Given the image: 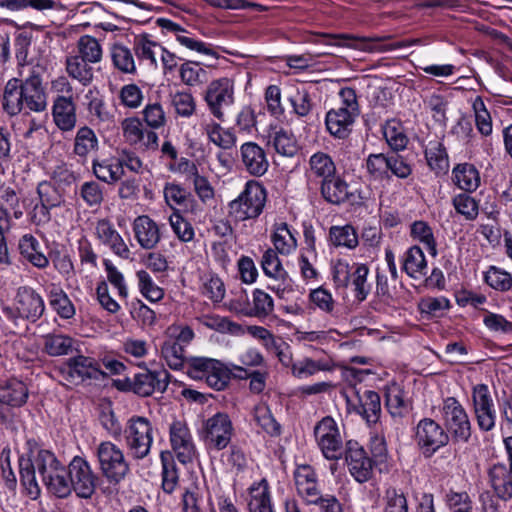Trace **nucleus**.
Here are the masks:
<instances>
[{"label": "nucleus", "instance_id": "nucleus-1", "mask_svg": "<svg viewBox=\"0 0 512 512\" xmlns=\"http://www.w3.org/2000/svg\"><path fill=\"white\" fill-rule=\"evenodd\" d=\"M21 483L28 495L36 499L41 493L37 475L48 493L64 499L69 497V464L63 465L49 450H30L27 457L19 458Z\"/></svg>", "mask_w": 512, "mask_h": 512}, {"label": "nucleus", "instance_id": "nucleus-2", "mask_svg": "<svg viewBox=\"0 0 512 512\" xmlns=\"http://www.w3.org/2000/svg\"><path fill=\"white\" fill-rule=\"evenodd\" d=\"M2 108L10 116L45 111L47 94L40 75L33 72L24 80L10 79L4 88Z\"/></svg>", "mask_w": 512, "mask_h": 512}, {"label": "nucleus", "instance_id": "nucleus-3", "mask_svg": "<svg viewBox=\"0 0 512 512\" xmlns=\"http://www.w3.org/2000/svg\"><path fill=\"white\" fill-rule=\"evenodd\" d=\"M186 373L194 380H204L217 391L225 389L231 379L230 369L219 360L206 357H190Z\"/></svg>", "mask_w": 512, "mask_h": 512}, {"label": "nucleus", "instance_id": "nucleus-4", "mask_svg": "<svg viewBox=\"0 0 512 512\" xmlns=\"http://www.w3.org/2000/svg\"><path fill=\"white\" fill-rule=\"evenodd\" d=\"M101 482L85 458L75 456L69 462V496L75 493L80 499H91Z\"/></svg>", "mask_w": 512, "mask_h": 512}, {"label": "nucleus", "instance_id": "nucleus-5", "mask_svg": "<svg viewBox=\"0 0 512 512\" xmlns=\"http://www.w3.org/2000/svg\"><path fill=\"white\" fill-rule=\"evenodd\" d=\"M124 439L134 459L142 460L147 457L153 443V427L149 419L143 416H132L128 419Z\"/></svg>", "mask_w": 512, "mask_h": 512}, {"label": "nucleus", "instance_id": "nucleus-6", "mask_svg": "<svg viewBox=\"0 0 512 512\" xmlns=\"http://www.w3.org/2000/svg\"><path fill=\"white\" fill-rule=\"evenodd\" d=\"M102 475L111 484H119L129 473L130 467L123 451L110 441L101 442L96 450Z\"/></svg>", "mask_w": 512, "mask_h": 512}, {"label": "nucleus", "instance_id": "nucleus-7", "mask_svg": "<svg viewBox=\"0 0 512 512\" xmlns=\"http://www.w3.org/2000/svg\"><path fill=\"white\" fill-rule=\"evenodd\" d=\"M440 412L446 432L452 436L453 441L468 442L472 432L471 423L461 403L454 397H447L443 400Z\"/></svg>", "mask_w": 512, "mask_h": 512}, {"label": "nucleus", "instance_id": "nucleus-8", "mask_svg": "<svg viewBox=\"0 0 512 512\" xmlns=\"http://www.w3.org/2000/svg\"><path fill=\"white\" fill-rule=\"evenodd\" d=\"M266 202V190L256 182H248L244 191L230 203V214L239 221L257 218Z\"/></svg>", "mask_w": 512, "mask_h": 512}, {"label": "nucleus", "instance_id": "nucleus-9", "mask_svg": "<svg viewBox=\"0 0 512 512\" xmlns=\"http://www.w3.org/2000/svg\"><path fill=\"white\" fill-rule=\"evenodd\" d=\"M449 434L435 420L424 418L416 426L415 440L426 458L432 457L449 443Z\"/></svg>", "mask_w": 512, "mask_h": 512}, {"label": "nucleus", "instance_id": "nucleus-10", "mask_svg": "<svg viewBox=\"0 0 512 512\" xmlns=\"http://www.w3.org/2000/svg\"><path fill=\"white\" fill-rule=\"evenodd\" d=\"M233 425L226 413L218 412L204 421L200 437L209 449L222 450L228 446Z\"/></svg>", "mask_w": 512, "mask_h": 512}, {"label": "nucleus", "instance_id": "nucleus-11", "mask_svg": "<svg viewBox=\"0 0 512 512\" xmlns=\"http://www.w3.org/2000/svg\"><path fill=\"white\" fill-rule=\"evenodd\" d=\"M314 435L317 444L328 460H338L345 452L343 440L335 420L326 416L314 427Z\"/></svg>", "mask_w": 512, "mask_h": 512}, {"label": "nucleus", "instance_id": "nucleus-12", "mask_svg": "<svg viewBox=\"0 0 512 512\" xmlns=\"http://www.w3.org/2000/svg\"><path fill=\"white\" fill-rule=\"evenodd\" d=\"M320 193L327 203L337 206L346 202L360 205L365 200L360 192L350 190L349 184L338 174L320 182Z\"/></svg>", "mask_w": 512, "mask_h": 512}, {"label": "nucleus", "instance_id": "nucleus-13", "mask_svg": "<svg viewBox=\"0 0 512 512\" xmlns=\"http://www.w3.org/2000/svg\"><path fill=\"white\" fill-rule=\"evenodd\" d=\"M170 374L164 369H145L134 375L129 389L140 397H149L154 393H164L169 384Z\"/></svg>", "mask_w": 512, "mask_h": 512}, {"label": "nucleus", "instance_id": "nucleus-14", "mask_svg": "<svg viewBox=\"0 0 512 512\" xmlns=\"http://www.w3.org/2000/svg\"><path fill=\"white\" fill-rule=\"evenodd\" d=\"M392 37V35L361 37L351 34L320 33L315 35L313 42L343 46L368 53H374L375 48L377 47V43L390 40Z\"/></svg>", "mask_w": 512, "mask_h": 512}, {"label": "nucleus", "instance_id": "nucleus-15", "mask_svg": "<svg viewBox=\"0 0 512 512\" xmlns=\"http://www.w3.org/2000/svg\"><path fill=\"white\" fill-rule=\"evenodd\" d=\"M123 137L127 143L141 151H155L158 148V135L144 127L137 117L125 118L121 123Z\"/></svg>", "mask_w": 512, "mask_h": 512}, {"label": "nucleus", "instance_id": "nucleus-16", "mask_svg": "<svg viewBox=\"0 0 512 512\" xmlns=\"http://www.w3.org/2000/svg\"><path fill=\"white\" fill-rule=\"evenodd\" d=\"M345 461L350 474L357 482L364 483L371 478L373 471L372 460L357 441H347Z\"/></svg>", "mask_w": 512, "mask_h": 512}, {"label": "nucleus", "instance_id": "nucleus-17", "mask_svg": "<svg viewBox=\"0 0 512 512\" xmlns=\"http://www.w3.org/2000/svg\"><path fill=\"white\" fill-rule=\"evenodd\" d=\"M205 101L211 113L219 120L223 119V109L234 102L233 84L228 78L212 81L205 94Z\"/></svg>", "mask_w": 512, "mask_h": 512}, {"label": "nucleus", "instance_id": "nucleus-18", "mask_svg": "<svg viewBox=\"0 0 512 512\" xmlns=\"http://www.w3.org/2000/svg\"><path fill=\"white\" fill-rule=\"evenodd\" d=\"M472 400L478 427L482 431H491L495 426L496 412L488 386L478 384L473 388Z\"/></svg>", "mask_w": 512, "mask_h": 512}, {"label": "nucleus", "instance_id": "nucleus-19", "mask_svg": "<svg viewBox=\"0 0 512 512\" xmlns=\"http://www.w3.org/2000/svg\"><path fill=\"white\" fill-rule=\"evenodd\" d=\"M170 442L174 453L182 464L191 463L196 454L192 435L186 423L174 421L170 425Z\"/></svg>", "mask_w": 512, "mask_h": 512}, {"label": "nucleus", "instance_id": "nucleus-20", "mask_svg": "<svg viewBox=\"0 0 512 512\" xmlns=\"http://www.w3.org/2000/svg\"><path fill=\"white\" fill-rule=\"evenodd\" d=\"M295 485L298 494L309 504L321 505L326 500L318 489L316 474L310 465H300L294 472Z\"/></svg>", "mask_w": 512, "mask_h": 512}, {"label": "nucleus", "instance_id": "nucleus-21", "mask_svg": "<svg viewBox=\"0 0 512 512\" xmlns=\"http://www.w3.org/2000/svg\"><path fill=\"white\" fill-rule=\"evenodd\" d=\"M15 306L19 317L35 322L44 312L43 298L32 288L19 287L15 297Z\"/></svg>", "mask_w": 512, "mask_h": 512}, {"label": "nucleus", "instance_id": "nucleus-22", "mask_svg": "<svg viewBox=\"0 0 512 512\" xmlns=\"http://www.w3.org/2000/svg\"><path fill=\"white\" fill-rule=\"evenodd\" d=\"M66 380L72 382L75 380L84 381L86 379H99L104 373L95 359L84 355L71 357L66 361Z\"/></svg>", "mask_w": 512, "mask_h": 512}, {"label": "nucleus", "instance_id": "nucleus-23", "mask_svg": "<svg viewBox=\"0 0 512 512\" xmlns=\"http://www.w3.org/2000/svg\"><path fill=\"white\" fill-rule=\"evenodd\" d=\"M37 193L41 205L35 207V217L39 216V221H50V210L61 206L64 203V197L61 191L48 181H42L38 184Z\"/></svg>", "mask_w": 512, "mask_h": 512}, {"label": "nucleus", "instance_id": "nucleus-24", "mask_svg": "<svg viewBox=\"0 0 512 512\" xmlns=\"http://www.w3.org/2000/svg\"><path fill=\"white\" fill-rule=\"evenodd\" d=\"M357 395V403H352L347 399V404L357 414L361 415L368 424H375L380 418L381 402L380 396L377 392L372 390H365L362 394L359 392Z\"/></svg>", "mask_w": 512, "mask_h": 512}, {"label": "nucleus", "instance_id": "nucleus-25", "mask_svg": "<svg viewBox=\"0 0 512 512\" xmlns=\"http://www.w3.org/2000/svg\"><path fill=\"white\" fill-rule=\"evenodd\" d=\"M240 153L242 163L250 175L259 177L267 172L269 162L261 146L254 142H246L241 145Z\"/></svg>", "mask_w": 512, "mask_h": 512}, {"label": "nucleus", "instance_id": "nucleus-26", "mask_svg": "<svg viewBox=\"0 0 512 512\" xmlns=\"http://www.w3.org/2000/svg\"><path fill=\"white\" fill-rule=\"evenodd\" d=\"M52 116L62 131H71L76 126V104L73 97L57 96L53 101Z\"/></svg>", "mask_w": 512, "mask_h": 512}, {"label": "nucleus", "instance_id": "nucleus-27", "mask_svg": "<svg viewBox=\"0 0 512 512\" xmlns=\"http://www.w3.org/2000/svg\"><path fill=\"white\" fill-rule=\"evenodd\" d=\"M133 232L138 244L143 249H153L161 239L160 228L158 224L147 215H141L135 218L133 222Z\"/></svg>", "mask_w": 512, "mask_h": 512}, {"label": "nucleus", "instance_id": "nucleus-28", "mask_svg": "<svg viewBox=\"0 0 512 512\" xmlns=\"http://www.w3.org/2000/svg\"><path fill=\"white\" fill-rule=\"evenodd\" d=\"M488 479L499 499L503 501L512 499V471L505 464H494L488 470Z\"/></svg>", "mask_w": 512, "mask_h": 512}, {"label": "nucleus", "instance_id": "nucleus-29", "mask_svg": "<svg viewBox=\"0 0 512 512\" xmlns=\"http://www.w3.org/2000/svg\"><path fill=\"white\" fill-rule=\"evenodd\" d=\"M97 238L123 259L129 258L130 250L123 238L115 230L113 224L107 219H101L96 224Z\"/></svg>", "mask_w": 512, "mask_h": 512}, {"label": "nucleus", "instance_id": "nucleus-30", "mask_svg": "<svg viewBox=\"0 0 512 512\" xmlns=\"http://www.w3.org/2000/svg\"><path fill=\"white\" fill-rule=\"evenodd\" d=\"M357 117L344 110L333 108L326 114V128L331 136L338 139H346L350 135Z\"/></svg>", "mask_w": 512, "mask_h": 512}, {"label": "nucleus", "instance_id": "nucleus-31", "mask_svg": "<svg viewBox=\"0 0 512 512\" xmlns=\"http://www.w3.org/2000/svg\"><path fill=\"white\" fill-rule=\"evenodd\" d=\"M249 512H275L271 502V494L268 481L261 479L254 482L248 489Z\"/></svg>", "mask_w": 512, "mask_h": 512}, {"label": "nucleus", "instance_id": "nucleus-32", "mask_svg": "<svg viewBox=\"0 0 512 512\" xmlns=\"http://www.w3.org/2000/svg\"><path fill=\"white\" fill-rule=\"evenodd\" d=\"M402 271L410 278L420 279L427 274V261L419 246H412L402 256Z\"/></svg>", "mask_w": 512, "mask_h": 512}, {"label": "nucleus", "instance_id": "nucleus-33", "mask_svg": "<svg viewBox=\"0 0 512 512\" xmlns=\"http://www.w3.org/2000/svg\"><path fill=\"white\" fill-rule=\"evenodd\" d=\"M18 249L21 256L33 266L44 269L49 265L48 258L40 251V244L33 235H23L19 240Z\"/></svg>", "mask_w": 512, "mask_h": 512}, {"label": "nucleus", "instance_id": "nucleus-34", "mask_svg": "<svg viewBox=\"0 0 512 512\" xmlns=\"http://www.w3.org/2000/svg\"><path fill=\"white\" fill-rule=\"evenodd\" d=\"M28 398V388L17 379H11L0 385V402L11 407H21Z\"/></svg>", "mask_w": 512, "mask_h": 512}, {"label": "nucleus", "instance_id": "nucleus-35", "mask_svg": "<svg viewBox=\"0 0 512 512\" xmlns=\"http://www.w3.org/2000/svg\"><path fill=\"white\" fill-rule=\"evenodd\" d=\"M92 170L99 180L108 184L118 182L124 175L118 158L94 159Z\"/></svg>", "mask_w": 512, "mask_h": 512}, {"label": "nucleus", "instance_id": "nucleus-36", "mask_svg": "<svg viewBox=\"0 0 512 512\" xmlns=\"http://www.w3.org/2000/svg\"><path fill=\"white\" fill-rule=\"evenodd\" d=\"M203 129L210 142L223 150L236 146L237 136L232 129H225L216 122L203 123Z\"/></svg>", "mask_w": 512, "mask_h": 512}, {"label": "nucleus", "instance_id": "nucleus-37", "mask_svg": "<svg viewBox=\"0 0 512 512\" xmlns=\"http://www.w3.org/2000/svg\"><path fill=\"white\" fill-rule=\"evenodd\" d=\"M309 175L320 182L337 174L336 165L332 157L324 152H316L309 159Z\"/></svg>", "mask_w": 512, "mask_h": 512}, {"label": "nucleus", "instance_id": "nucleus-38", "mask_svg": "<svg viewBox=\"0 0 512 512\" xmlns=\"http://www.w3.org/2000/svg\"><path fill=\"white\" fill-rule=\"evenodd\" d=\"M452 173L453 182L463 191H475L480 184L479 172L472 164H459L453 169Z\"/></svg>", "mask_w": 512, "mask_h": 512}, {"label": "nucleus", "instance_id": "nucleus-39", "mask_svg": "<svg viewBox=\"0 0 512 512\" xmlns=\"http://www.w3.org/2000/svg\"><path fill=\"white\" fill-rule=\"evenodd\" d=\"M89 63L77 54L70 55L66 58V71L71 78L87 86L93 80V69Z\"/></svg>", "mask_w": 512, "mask_h": 512}, {"label": "nucleus", "instance_id": "nucleus-40", "mask_svg": "<svg viewBox=\"0 0 512 512\" xmlns=\"http://www.w3.org/2000/svg\"><path fill=\"white\" fill-rule=\"evenodd\" d=\"M49 304L63 319H70L75 315V307L68 295L57 285H52L48 293Z\"/></svg>", "mask_w": 512, "mask_h": 512}, {"label": "nucleus", "instance_id": "nucleus-41", "mask_svg": "<svg viewBox=\"0 0 512 512\" xmlns=\"http://www.w3.org/2000/svg\"><path fill=\"white\" fill-rule=\"evenodd\" d=\"M97 148L98 138L95 132L88 126L79 128L74 138V154L85 159Z\"/></svg>", "mask_w": 512, "mask_h": 512}, {"label": "nucleus", "instance_id": "nucleus-42", "mask_svg": "<svg viewBox=\"0 0 512 512\" xmlns=\"http://www.w3.org/2000/svg\"><path fill=\"white\" fill-rule=\"evenodd\" d=\"M253 418L264 432L270 436L281 434V425L276 421L270 408L265 403H259L253 408Z\"/></svg>", "mask_w": 512, "mask_h": 512}, {"label": "nucleus", "instance_id": "nucleus-43", "mask_svg": "<svg viewBox=\"0 0 512 512\" xmlns=\"http://www.w3.org/2000/svg\"><path fill=\"white\" fill-rule=\"evenodd\" d=\"M272 234V242L275 249L284 255L290 254L296 249L297 241L292 232L289 230L287 223L281 222L275 224Z\"/></svg>", "mask_w": 512, "mask_h": 512}, {"label": "nucleus", "instance_id": "nucleus-44", "mask_svg": "<svg viewBox=\"0 0 512 512\" xmlns=\"http://www.w3.org/2000/svg\"><path fill=\"white\" fill-rule=\"evenodd\" d=\"M161 354L171 369L179 370L184 365L187 366L189 358L185 356L184 347L180 346L177 341H172V338L164 341L161 347Z\"/></svg>", "mask_w": 512, "mask_h": 512}, {"label": "nucleus", "instance_id": "nucleus-45", "mask_svg": "<svg viewBox=\"0 0 512 512\" xmlns=\"http://www.w3.org/2000/svg\"><path fill=\"white\" fill-rule=\"evenodd\" d=\"M160 458L162 463V489L165 493L171 494L178 485V471L170 452H161Z\"/></svg>", "mask_w": 512, "mask_h": 512}, {"label": "nucleus", "instance_id": "nucleus-46", "mask_svg": "<svg viewBox=\"0 0 512 512\" xmlns=\"http://www.w3.org/2000/svg\"><path fill=\"white\" fill-rule=\"evenodd\" d=\"M74 340L63 334H48L44 337V350L50 356L68 355L73 351Z\"/></svg>", "mask_w": 512, "mask_h": 512}, {"label": "nucleus", "instance_id": "nucleus-47", "mask_svg": "<svg viewBox=\"0 0 512 512\" xmlns=\"http://www.w3.org/2000/svg\"><path fill=\"white\" fill-rule=\"evenodd\" d=\"M331 243L336 247L354 249L358 245V236L351 225L332 226L329 231Z\"/></svg>", "mask_w": 512, "mask_h": 512}, {"label": "nucleus", "instance_id": "nucleus-48", "mask_svg": "<svg viewBox=\"0 0 512 512\" xmlns=\"http://www.w3.org/2000/svg\"><path fill=\"white\" fill-rule=\"evenodd\" d=\"M113 65L123 73H136V65L133 54L129 48L121 44H115L111 48Z\"/></svg>", "mask_w": 512, "mask_h": 512}, {"label": "nucleus", "instance_id": "nucleus-49", "mask_svg": "<svg viewBox=\"0 0 512 512\" xmlns=\"http://www.w3.org/2000/svg\"><path fill=\"white\" fill-rule=\"evenodd\" d=\"M350 282L354 287L355 298L362 302L370 293L371 286L367 282L369 269L365 264H357L353 268Z\"/></svg>", "mask_w": 512, "mask_h": 512}, {"label": "nucleus", "instance_id": "nucleus-50", "mask_svg": "<svg viewBox=\"0 0 512 512\" xmlns=\"http://www.w3.org/2000/svg\"><path fill=\"white\" fill-rule=\"evenodd\" d=\"M269 143H272L275 151L283 156L292 157L298 151L294 136L284 129H280L271 135Z\"/></svg>", "mask_w": 512, "mask_h": 512}, {"label": "nucleus", "instance_id": "nucleus-51", "mask_svg": "<svg viewBox=\"0 0 512 512\" xmlns=\"http://www.w3.org/2000/svg\"><path fill=\"white\" fill-rule=\"evenodd\" d=\"M425 157L431 170L436 174H444L449 169V161L445 148L441 143H435L425 151Z\"/></svg>", "mask_w": 512, "mask_h": 512}, {"label": "nucleus", "instance_id": "nucleus-52", "mask_svg": "<svg viewBox=\"0 0 512 512\" xmlns=\"http://www.w3.org/2000/svg\"><path fill=\"white\" fill-rule=\"evenodd\" d=\"M330 365L322 360H313L311 358H304L296 361L291 366L293 376L303 379L315 375L319 371L330 370Z\"/></svg>", "mask_w": 512, "mask_h": 512}, {"label": "nucleus", "instance_id": "nucleus-53", "mask_svg": "<svg viewBox=\"0 0 512 512\" xmlns=\"http://www.w3.org/2000/svg\"><path fill=\"white\" fill-rule=\"evenodd\" d=\"M450 308V301L446 297H424L418 303V309L427 319L440 317Z\"/></svg>", "mask_w": 512, "mask_h": 512}, {"label": "nucleus", "instance_id": "nucleus-54", "mask_svg": "<svg viewBox=\"0 0 512 512\" xmlns=\"http://www.w3.org/2000/svg\"><path fill=\"white\" fill-rule=\"evenodd\" d=\"M77 55L90 63H98L102 58V48L95 37L81 36L77 43Z\"/></svg>", "mask_w": 512, "mask_h": 512}, {"label": "nucleus", "instance_id": "nucleus-55", "mask_svg": "<svg viewBox=\"0 0 512 512\" xmlns=\"http://www.w3.org/2000/svg\"><path fill=\"white\" fill-rule=\"evenodd\" d=\"M411 237L426 245L429 253L432 256L437 255L436 241L434 238L433 230L430 225L422 220L415 221L411 224L410 229Z\"/></svg>", "mask_w": 512, "mask_h": 512}, {"label": "nucleus", "instance_id": "nucleus-56", "mask_svg": "<svg viewBox=\"0 0 512 512\" xmlns=\"http://www.w3.org/2000/svg\"><path fill=\"white\" fill-rule=\"evenodd\" d=\"M274 309L272 297L263 290L256 289L253 292V306L246 313L248 316L266 318Z\"/></svg>", "mask_w": 512, "mask_h": 512}, {"label": "nucleus", "instance_id": "nucleus-57", "mask_svg": "<svg viewBox=\"0 0 512 512\" xmlns=\"http://www.w3.org/2000/svg\"><path fill=\"white\" fill-rule=\"evenodd\" d=\"M389 154H370L366 159V169L374 180L389 179L388 173Z\"/></svg>", "mask_w": 512, "mask_h": 512}, {"label": "nucleus", "instance_id": "nucleus-58", "mask_svg": "<svg viewBox=\"0 0 512 512\" xmlns=\"http://www.w3.org/2000/svg\"><path fill=\"white\" fill-rule=\"evenodd\" d=\"M453 207L456 212L462 215L466 220L473 221L479 213L477 201L466 193L456 195L452 200Z\"/></svg>", "mask_w": 512, "mask_h": 512}, {"label": "nucleus", "instance_id": "nucleus-59", "mask_svg": "<svg viewBox=\"0 0 512 512\" xmlns=\"http://www.w3.org/2000/svg\"><path fill=\"white\" fill-rule=\"evenodd\" d=\"M137 278L140 292L147 300L158 302L164 297V290L154 283L147 271H138Z\"/></svg>", "mask_w": 512, "mask_h": 512}, {"label": "nucleus", "instance_id": "nucleus-60", "mask_svg": "<svg viewBox=\"0 0 512 512\" xmlns=\"http://www.w3.org/2000/svg\"><path fill=\"white\" fill-rule=\"evenodd\" d=\"M472 108L474 111L475 123L478 131L483 136L490 135L492 133V118L481 96H477L474 99Z\"/></svg>", "mask_w": 512, "mask_h": 512}, {"label": "nucleus", "instance_id": "nucleus-61", "mask_svg": "<svg viewBox=\"0 0 512 512\" xmlns=\"http://www.w3.org/2000/svg\"><path fill=\"white\" fill-rule=\"evenodd\" d=\"M484 279L491 288L501 292L509 291L512 288V275L495 266L488 269Z\"/></svg>", "mask_w": 512, "mask_h": 512}, {"label": "nucleus", "instance_id": "nucleus-62", "mask_svg": "<svg viewBox=\"0 0 512 512\" xmlns=\"http://www.w3.org/2000/svg\"><path fill=\"white\" fill-rule=\"evenodd\" d=\"M261 266L265 275L272 278L273 280L288 276L287 272L282 267L276 251L273 249H268L265 251L262 256Z\"/></svg>", "mask_w": 512, "mask_h": 512}, {"label": "nucleus", "instance_id": "nucleus-63", "mask_svg": "<svg viewBox=\"0 0 512 512\" xmlns=\"http://www.w3.org/2000/svg\"><path fill=\"white\" fill-rule=\"evenodd\" d=\"M446 504L449 512H473V501L465 491H449L446 496Z\"/></svg>", "mask_w": 512, "mask_h": 512}, {"label": "nucleus", "instance_id": "nucleus-64", "mask_svg": "<svg viewBox=\"0 0 512 512\" xmlns=\"http://www.w3.org/2000/svg\"><path fill=\"white\" fill-rule=\"evenodd\" d=\"M384 502V512H408L405 495L395 488L391 487L385 491Z\"/></svg>", "mask_w": 512, "mask_h": 512}]
</instances>
